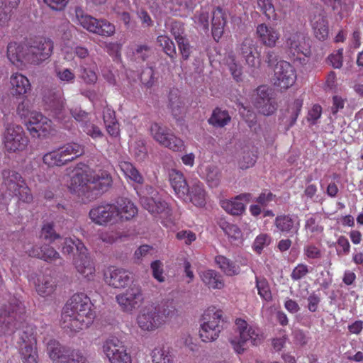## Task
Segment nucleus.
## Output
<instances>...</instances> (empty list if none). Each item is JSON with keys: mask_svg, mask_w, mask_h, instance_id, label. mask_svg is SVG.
<instances>
[{"mask_svg": "<svg viewBox=\"0 0 363 363\" xmlns=\"http://www.w3.org/2000/svg\"><path fill=\"white\" fill-rule=\"evenodd\" d=\"M226 18L223 11L218 7L213 11L212 16V35L216 41H218L222 37Z\"/></svg>", "mask_w": 363, "mask_h": 363, "instance_id": "nucleus-38", "label": "nucleus"}, {"mask_svg": "<svg viewBox=\"0 0 363 363\" xmlns=\"http://www.w3.org/2000/svg\"><path fill=\"white\" fill-rule=\"evenodd\" d=\"M137 324L143 331H154L165 323V320L157 308L153 306L142 308L137 316Z\"/></svg>", "mask_w": 363, "mask_h": 363, "instance_id": "nucleus-18", "label": "nucleus"}, {"mask_svg": "<svg viewBox=\"0 0 363 363\" xmlns=\"http://www.w3.org/2000/svg\"><path fill=\"white\" fill-rule=\"evenodd\" d=\"M305 228L308 232L312 233L313 236H318L322 234L323 231V227L319 224L316 218L313 216H311L306 219Z\"/></svg>", "mask_w": 363, "mask_h": 363, "instance_id": "nucleus-58", "label": "nucleus"}, {"mask_svg": "<svg viewBox=\"0 0 363 363\" xmlns=\"http://www.w3.org/2000/svg\"><path fill=\"white\" fill-rule=\"evenodd\" d=\"M215 262L220 269L227 276H234L240 273V267L223 255L215 257Z\"/></svg>", "mask_w": 363, "mask_h": 363, "instance_id": "nucleus-45", "label": "nucleus"}, {"mask_svg": "<svg viewBox=\"0 0 363 363\" xmlns=\"http://www.w3.org/2000/svg\"><path fill=\"white\" fill-rule=\"evenodd\" d=\"M303 106V100L300 99H297L294 100V101L289 105L288 108V113H290L291 118V125L294 124Z\"/></svg>", "mask_w": 363, "mask_h": 363, "instance_id": "nucleus-60", "label": "nucleus"}, {"mask_svg": "<svg viewBox=\"0 0 363 363\" xmlns=\"http://www.w3.org/2000/svg\"><path fill=\"white\" fill-rule=\"evenodd\" d=\"M19 4V0H1L0 1V27L8 25L13 9H16Z\"/></svg>", "mask_w": 363, "mask_h": 363, "instance_id": "nucleus-41", "label": "nucleus"}, {"mask_svg": "<svg viewBox=\"0 0 363 363\" xmlns=\"http://www.w3.org/2000/svg\"><path fill=\"white\" fill-rule=\"evenodd\" d=\"M11 89L13 95L23 96L31 89L29 79L22 74L16 72L10 77Z\"/></svg>", "mask_w": 363, "mask_h": 363, "instance_id": "nucleus-34", "label": "nucleus"}, {"mask_svg": "<svg viewBox=\"0 0 363 363\" xmlns=\"http://www.w3.org/2000/svg\"><path fill=\"white\" fill-rule=\"evenodd\" d=\"M258 7L269 19L277 20V16L271 0H257Z\"/></svg>", "mask_w": 363, "mask_h": 363, "instance_id": "nucleus-56", "label": "nucleus"}, {"mask_svg": "<svg viewBox=\"0 0 363 363\" xmlns=\"http://www.w3.org/2000/svg\"><path fill=\"white\" fill-rule=\"evenodd\" d=\"M252 200V195L248 193L241 194L232 199L221 200L220 203L228 213L238 216L245 209V205Z\"/></svg>", "mask_w": 363, "mask_h": 363, "instance_id": "nucleus-25", "label": "nucleus"}, {"mask_svg": "<svg viewBox=\"0 0 363 363\" xmlns=\"http://www.w3.org/2000/svg\"><path fill=\"white\" fill-rule=\"evenodd\" d=\"M256 288L258 294L264 301L269 302L272 301V296L268 281L263 277H256L255 279Z\"/></svg>", "mask_w": 363, "mask_h": 363, "instance_id": "nucleus-49", "label": "nucleus"}, {"mask_svg": "<svg viewBox=\"0 0 363 363\" xmlns=\"http://www.w3.org/2000/svg\"><path fill=\"white\" fill-rule=\"evenodd\" d=\"M72 43L69 40L64 41L62 44V52L65 55V58L67 60L72 59L73 52L81 59L85 58L89 55L88 50L82 46H77L74 49L71 46Z\"/></svg>", "mask_w": 363, "mask_h": 363, "instance_id": "nucleus-46", "label": "nucleus"}, {"mask_svg": "<svg viewBox=\"0 0 363 363\" xmlns=\"http://www.w3.org/2000/svg\"><path fill=\"white\" fill-rule=\"evenodd\" d=\"M221 310L215 306L208 308L202 315L199 335L202 341L208 342L216 340L220 332Z\"/></svg>", "mask_w": 363, "mask_h": 363, "instance_id": "nucleus-10", "label": "nucleus"}, {"mask_svg": "<svg viewBox=\"0 0 363 363\" xmlns=\"http://www.w3.org/2000/svg\"><path fill=\"white\" fill-rule=\"evenodd\" d=\"M104 281L115 289H123L132 281L130 273L123 268L109 267L104 274Z\"/></svg>", "mask_w": 363, "mask_h": 363, "instance_id": "nucleus-22", "label": "nucleus"}, {"mask_svg": "<svg viewBox=\"0 0 363 363\" xmlns=\"http://www.w3.org/2000/svg\"><path fill=\"white\" fill-rule=\"evenodd\" d=\"M199 172L211 187H216L218 185L221 173L216 166L211 164L201 165Z\"/></svg>", "mask_w": 363, "mask_h": 363, "instance_id": "nucleus-39", "label": "nucleus"}, {"mask_svg": "<svg viewBox=\"0 0 363 363\" xmlns=\"http://www.w3.org/2000/svg\"><path fill=\"white\" fill-rule=\"evenodd\" d=\"M220 227L228 236L230 242L236 245L242 243L244 240L243 233L237 225L222 221L220 223Z\"/></svg>", "mask_w": 363, "mask_h": 363, "instance_id": "nucleus-40", "label": "nucleus"}, {"mask_svg": "<svg viewBox=\"0 0 363 363\" xmlns=\"http://www.w3.org/2000/svg\"><path fill=\"white\" fill-rule=\"evenodd\" d=\"M53 50V42L48 38L38 37L29 45L10 43L7 47L9 61L18 69L27 65H39L48 59Z\"/></svg>", "mask_w": 363, "mask_h": 363, "instance_id": "nucleus-2", "label": "nucleus"}, {"mask_svg": "<svg viewBox=\"0 0 363 363\" xmlns=\"http://www.w3.org/2000/svg\"><path fill=\"white\" fill-rule=\"evenodd\" d=\"M40 237L50 242L60 238V235L53 229V222L44 223L41 230Z\"/></svg>", "mask_w": 363, "mask_h": 363, "instance_id": "nucleus-57", "label": "nucleus"}, {"mask_svg": "<svg viewBox=\"0 0 363 363\" xmlns=\"http://www.w3.org/2000/svg\"><path fill=\"white\" fill-rule=\"evenodd\" d=\"M270 89L267 86H260L256 91V98L254 102L255 108L265 116H269L277 108L274 100L269 97Z\"/></svg>", "mask_w": 363, "mask_h": 363, "instance_id": "nucleus-23", "label": "nucleus"}, {"mask_svg": "<svg viewBox=\"0 0 363 363\" xmlns=\"http://www.w3.org/2000/svg\"><path fill=\"white\" fill-rule=\"evenodd\" d=\"M230 120L228 113L225 111H222L220 108H216L213 111L211 117L209 118V123L214 126L223 127Z\"/></svg>", "mask_w": 363, "mask_h": 363, "instance_id": "nucleus-50", "label": "nucleus"}, {"mask_svg": "<svg viewBox=\"0 0 363 363\" xmlns=\"http://www.w3.org/2000/svg\"><path fill=\"white\" fill-rule=\"evenodd\" d=\"M211 11L210 6L201 7L200 11H196L193 17L194 27L199 31L207 33L209 28V13Z\"/></svg>", "mask_w": 363, "mask_h": 363, "instance_id": "nucleus-42", "label": "nucleus"}, {"mask_svg": "<svg viewBox=\"0 0 363 363\" xmlns=\"http://www.w3.org/2000/svg\"><path fill=\"white\" fill-rule=\"evenodd\" d=\"M17 112L21 117L26 120V125L32 137L46 138L54 134L55 129L51 120L40 112H29L28 106L25 102L18 104Z\"/></svg>", "mask_w": 363, "mask_h": 363, "instance_id": "nucleus-6", "label": "nucleus"}, {"mask_svg": "<svg viewBox=\"0 0 363 363\" xmlns=\"http://www.w3.org/2000/svg\"><path fill=\"white\" fill-rule=\"evenodd\" d=\"M77 23L89 32L102 35L111 36L115 33V26L105 19L96 18L85 14L80 8L75 10Z\"/></svg>", "mask_w": 363, "mask_h": 363, "instance_id": "nucleus-12", "label": "nucleus"}, {"mask_svg": "<svg viewBox=\"0 0 363 363\" xmlns=\"http://www.w3.org/2000/svg\"><path fill=\"white\" fill-rule=\"evenodd\" d=\"M186 194V198L180 199L184 201H190L197 207L205 206L206 194L203 189V184L198 179H193L189 182Z\"/></svg>", "mask_w": 363, "mask_h": 363, "instance_id": "nucleus-26", "label": "nucleus"}, {"mask_svg": "<svg viewBox=\"0 0 363 363\" xmlns=\"http://www.w3.org/2000/svg\"><path fill=\"white\" fill-rule=\"evenodd\" d=\"M150 133L154 140L160 145L174 152L184 150L185 144L183 140L176 136L169 128L154 123L150 127Z\"/></svg>", "mask_w": 363, "mask_h": 363, "instance_id": "nucleus-16", "label": "nucleus"}, {"mask_svg": "<svg viewBox=\"0 0 363 363\" xmlns=\"http://www.w3.org/2000/svg\"><path fill=\"white\" fill-rule=\"evenodd\" d=\"M3 310L0 309V312L2 313L3 316L5 317V322L3 324L4 326L10 323L13 326V332L16 328V322L22 319L23 315L25 313V307L21 301L16 297H13L9 299V306L7 308V306H5Z\"/></svg>", "mask_w": 363, "mask_h": 363, "instance_id": "nucleus-24", "label": "nucleus"}, {"mask_svg": "<svg viewBox=\"0 0 363 363\" xmlns=\"http://www.w3.org/2000/svg\"><path fill=\"white\" fill-rule=\"evenodd\" d=\"M35 284L38 294L43 297L52 294L56 288L55 279L50 275H39Z\"/></svg>", "mask_w": 363, "mask_h": 363, "instance_id": "nucleus-36", "label": "nucleus"}, {"mask_svg": "<svg viewBox=\"0 0 363 363\" xmlns=\"http://www.w3.org/2000/svg\"><path fill=\"white\" fill-rule=\"evenodd\" d=\"M164 320L172 317L175 314L177 311L176 303L173 300H168L162 304L161 310H158Z\"/></svg>", "mask_w": 363, "mask_h": 363, "instance_id": "nucleus-62", "label": "nucleus"}, {"mask_svg": "<svg viewBox=\"0 0 363 363\" xmlns=\"http://www.w3.org/2000/svg\"><path fill=\"white\" fill-rule=\"evenodd\" d=\"M200 278L209 289H221L225 284L221 275L213 269H206L200 272Z\"/></svg>", "mask_w": 363, "mask_h": 363, "instance_id": "nucleus-37", "label": "nucleus"}, {"mask_svg": "<svg viewBox=\"0 0 363 363\" xmlns=\"http://www.w3.org/2000/svg\"><path fill=\"white\" fill-rule=\"evenodd\" d=\"M3 143L6 152H19L26 150L28 139L21 125L9 124L4 131Z\"/></svg>", "mask_w": 363, "mask_h": 363, "instance_id": "nucleus-14", "label": "nucleus"}, {"mask_svg": "<svg viewBox=\"0 0 363 363\" xmlns=\"http://www.w3.org/2000/svg\"><path fill=\"white\" fill-rule=\"evenodd\" d=\"M102 351L110 363H132L127 347L118 337L111 336L102 345Z\"/></svg>", "mask_w": 363, "mask_h": 363, "instance_id": "nucleus-13", "label": "nucleus"}, {"mask_svg": "<svg viewBox=\"0 0 363 363\" xmlns=\"http://www.w3.org/2000/svg\"><path fill=\"white\" fill-rule=\"evenodd\" d=\"M147 192L150 196L139 194L141 205L151 214L155 216L159 215L163 225L172 230L174 226V223L171 218L168 204L161 199L157 191L152 187L147 189Z\"/></svg>", "mask_w": 363, "mask_h": 363, "instance_id": "nucleus-8", "label": "nucleus"}, {"mask_svg": "<svg viewBox=\"0 0 363 363\" xmlns=\"http://www.w3.org/2000/svg\"><path fill=\"white\" fill-rule=\"evenodd\" d=\"M115 206L113 203H103L92 208L89 218L92 222L99 225L114 224L116 222Z\"/></svg>", "mask_w": 363, "mask_h": 363, "instance_id": "nucleus-21", "label": "nucleus"}, {"mask_svg": "<svg viewBox=\"0 0 363 363\" xmlns=\"http://www.w3.org/2000/svg\"><path fill=\"white\" fill-rule=\"evenodd\" d=\"M235 325L238 337L233 338L230 342L234 350L238 354L244 352L246 344L258 345L264 339L260 329L255 325L248 323L245 319L236 318Z\"/></svg>", "mask_w": 363, "mask_h": 363, "instance_id": "nucleus-7", "label": "nucleus"}, {"mask_svg": "<svg viewBox=\"0 0 363 363\" xmlns=\"http://www.w3.org/2000/svg\"><path fill=\"white\" fill-rule=\"evenodd\" d=\"M2 177L4 185L8 191L3 196L4 199L15 196L23 202L29 203L32 201L33 196L30 189L18 173L11 169H4Z\"/></svg>", "mask_w": 363, "mask_h": 363, "instance_id": "nucleus-9", "label": "nucleus"}, {"mask_svg": "<svg viewBox=\"0 0 363 363\" xmlns=\"http://www.w3.org/2000/svg\"><path fill=\"white\" fill-rule=\"evenodd\" d=\"M153 363H174L169 351L163 347H155L152 352Z\"/></svg>", "mask_w": 363, "mask_h": 363, "instance_id": "nucleus-51", "label": "nucleus"}, {"mask_svg": "<svg viewBox=\"0 0 363 363\" xmlns=\"http://www.w3.org/2000/svg\"><path fill=\"white\" fill-rule=\"evenodd\" d=\"M44 101L46 104V109L50 114L57 120L65 128H70L69 123L72 121V116L78 121H82L86 117V113L82 110H74L69 112L65 108L63 91L61 89L50 90L44 96Z\"/></svg>", "mask_w": 363, "mask_h": 363, "instance_id": "nucleus-4", "label": "nucleus"}, {"mask_svg": "<svg viewBox=\"0 0 363 363\" xmlns=\"http://www.w3.org/2000/svg\"><path fill=\"white\" fill-rule=\"evenodd\" d=\"M286 44L287 53L293 60L304 61L311 53L310 40L304 33H293Z\"/></svg>", "mask_w": 363, "mask_h": 363, "instance_id": "nucleus-17", "label": "nucleus"}, {"mask_svg": "<svg viewBox=\"0 0 363 363\" xmlns=\"http://www.w3.org/2000/svg\"><path fill=\"white\" fill-rule=\"evenodd\" d=\"M94 318L90 298L83 293L75 294L63 308L62 326L70 332L77 333L87 328Z\"/></svg>", "mask_w": 363, "mask_h": 363, "instance_id": "nucleus-3", "label": "nucleus"}, {"mask_svg": "<svg viewBox=\"0 0 363 363\" xmlns=\"http://www.w3.org/2000/svg\"><path fill=\"white\" fill-rule=\"evenodd\" d=\"M311 26L315 37L319 40H325L329 34L328 22L326 16L321 12L315 13L311 18Z\"/></svg>", "mask_w": 363, "mask_h": 363, "instance_id": "nucleus-33", "label": "nucleus"}, {"mask_svg": "<svg viewBox=\"0 0 363 363\" xmlns=\"http://www.w3.org/2000/svg\"><path fill=\"white\" fill-rule=\"evenodd\" d=\"M257 34L259 41L265 46L273 48L280 37L279 31L272 26L264 23L258 25Z\"/></svg>", "mask_w": 363, "mask_h": 363, "instance_id": "nucleus-32", "label": "nucleus"}, {"mask_svg": "<svg viewBox=\"0 0 363 363\" xmlns=\"http://www.w3.org/2000/svg\"><path fill=\"white\" fill-rule=\"evenodd\" d=\"M112 183V177L108 171L92 169L85 164H80L72 170L67 186L71 192L77 194L84 202H86L106 191Z\"/></svg>", "mask_w": 363, "mask_h": 363, "instance_id": "nucleus-1", "label": "nucleus"}, {"mask_svg": "<svg viewBox=\"0 0 363 363\" xmlns=\"http://www.w3.org/2000/svg\"><path fill=\"white\" fill-rule=\"evenodd\" d=\"M170 11L176 16H186L197 4L198 0H163Z\"/></svg>", "mask_w": 363, "mask_h": 363, "instance_id": "nucleus-31", "label": "nucleus"}, {"mask_svg": "<svg viewBox=\"0 0 363 363\" xmlns=\"http://www.w3.org/2000/svg\"><path fill=\"white\" fill-rule=\"evenodd\" d=\"M257 160V155L253 152H244L242 158L239 161L240 169H245L252 167Z\"/></svg>", "mask_w": 363, "mask_h": 363, "instance_id": "nucleus-59", "label": "nucleus"}, {"mask_svg": "<svg viewBox=\"0 0 363 363\" xmlns=\"http://www.w3.org/2000/svg\"><path fill=\"white\" fill-rule=\"evenodd\" d=\"M19 344L20 353L23 363H38L35 328L26 324L23 327Z\"/></svg>", "mask_w": 363, "mask_h": 363, "instance_id": "nucleus-15", "label": "nucleus"}, {"mask_svg": "<svg viewBox=\"0 0 363 363\" xmlns=\"http://www.w3.org/2000/svg\"><path fill=\"white\" fill-rule=\"evenodd\" d=\"M43 161L48 167H60L66 164L58 148L45 154Z\"/></svg>", "mask_w": 363, "mask_h": 363, "instance_id": "nucleus-47", "label": "nucleus"}, {"mask_svg": "<svg viewBox=\"0 0 363 363\" xmlns=\"http://www.w3.org/2000/svg\"><path fill=\"white\" fill-rule=\"evenodd\" d=\"M49 357L54 363H89L79 350H66L58 342L50 340L47 346Z\"/></svg>", "mask_w": 363, "mask_h": 363, "instance_id": "nucleus-11", "label": "nucleus"}, {"mask_svg": "<svg viewBox=\"0 0 363 363\" xmlns=\"http://www.w3.org/2000/svg\"><path fill=\"white\" fill-rule=\"evenodd\" d=\"M76 250L74 264L77 272L84 279L92 280L95 276V265L89 256L84 245L77 238H65L63 242L62 252L70 254Z\"/></svg>", "mask_w": 363, "mask_h": 363, "instance_id": "nucleus-5", "label": "nucleus"}, {"mask_svg": "<svg viewBox=\"0 0 363 363\" xmlns=\"http://www.w3.org/2000/svg\"><path fill=\"white\" fill-rule=\"evenodd\" d=\"M272 238L269 235L262 233L256 237L253 242V250L258 254H260L263 249L268 246L271 242Z\"/></svg>", "mask_w": 363, "mask_h": 363, "instance_id": "nucleus-55", "label": "nucleus"}, {"mask_svg": "<svg viewBox=\"0 0 363 363\" xmlns=\"http://www.w3.org/2000/svg\"><path fill=\"white\" fill-rule=\"evenodd\" d=\"M343 58V49H339L336 52L332 53L328 57V60L331 65L335 68L339 69L342 65Z\"/></svg>", "mask_w": 363, "mask_h": 363, "instance_id": "nucleus-63", "label": "nucleus"}, {"mask_svg": "<svg viewBox=\"0 0 363 363\" xmlns=\"http://www.w3.org/2000/svg\"><path fill=\"white\" fill-rule=\"evenodd\" d=\"M238 50L249 66L255 67L259 64L260 54L255 42L252 38H245L240 45Z\"/></svg>", "mask_w": 363, "mask_h": 363, "instance_id": "nucleus-28", "label": "nucleus"}, {"mask_svg": "<svg viewBox=\"0 0 363 363\" xmlns=\"http://www.w3.org/2000/svg\"><path fill=\"white\" fill-rule=\"evenodd\" d=\"M296 80V70L289 62L284 60L277 62L274 68L273 78L275 86L287 89L294 85Z\"/></svg>", "mask_w": 363, "mask_h": 363, "instance_id": "nucleus-19", "label": "nucleus"}, {"mask_svg": "<svg viewBox=\"0 0 363 363\" xmlns=\"http://www.w3.org/2000/svg\"><path fill=\"white\" fill-rule=\"evenodd\" d=\"M58 149L66 163L72 161L84 152L83 147L76 143H67Z\"/></svg>", "mask_w": 363, "mask_h": 363, "instance_id": "nucleus-43", "label": "nucleus"}, {"mask_svg": "<svg viewBox=\"0 0 363 363\" xmlns=\"http://www.w3.org/2000/svg\"><path fill=\"white\" fill-rule=\"evenodd\" d=\"M130 150L138 160H143L147 156V148L142 139L131 140Z\"/></svg>", "mask_w": 363, "mask_h": 363, "instance_id": "nucleus-48", "label": "nucleus"}, {"mask_svg": "<svg viewBox=\"0 0 363 363\" xmlns=\"http://www.w3.org/2000/svg\"><path fill=\"white\" fill-rule=\"evenodd\" d=\"M116 299L123 311L131 313L143 301L141 287L133 284L125 292L117 295Z\"/></svg>", "mask_w": 363, "mask_h": 363, "instance_id": "nucleus-20", "label": "nucleus"}, {"mask_svg": "<svg viewBox=\"0 0 363 363\" xmlns=\"http://www.w3.org/2000/svg\"><path fill=\"white\" fill-rule=\"evenodd\" d=\"M119 167L129 182L139 184H143V177L132 163L128 161L121 160L119 162Z\"/></svg>", "mask_w": 363, "mask_h": 363, "instance_id": "nucleus-44", "label": "nucleus"}, {"mask_svg": "<svg viewBox=\"0 0 363 363\" xmlns=\"http://www.w3.org/2000/svg\"><path fill=\"white\" fill-rule=\"evenodd\" d=\"M157 41L167 55L170 57H174L176 53V49L174 43L169 37L165 35H159Z\"/></svg>", "mask_w": 363, "mask_h": 363, "instance_id": "nucleus-54", "label": "nucleus"}, {"mask_svg": "<svg viewBox=\"0 0 363 363\" xmlns=\"http://www.w3.org/2000/svg\"><path fill=\"white\" fill-rule=\"evenodd\" d=\"M279 231L290 235L297 234L300 228V220L296 216L280 215L274 220Z\"/></svg>", "mask_w": 363, "mask_h": 363, "instance_id": "nucleus-29", "label": "nucleus"}, {"mask_svg": "<svg viewBox=\"0 0 363 363\" xmlns=\"http://www.w3.org/2000/svg\"><path fill=\"white\" fill-rule=\"evenodd\" d=\"M309 272L308 267L304 264H298L292 271L291 277L297 281L303 278Z\"/></svg>", "mask_w": 363, "mask_h": 363, "instance_id": "nucleus-64", "label": "nucleus"}, {"mask_svg": "<svg viewBox=\"0 0 363 363\" xmlns=\"http://www.w3.org/2000/svg\"><path fill=\"white\" fill-rule=\"evenodd\" d=\"M169 177L171 185L177 196L179 198H186V189L189 186V182H186L183 174L173 169L169 172Z\"/></svg>", "mask_w": 363, "mask_h": 363, "instance_id": "nucleus-35", "label": "nucleus"}, {"mask_svg": "<svg viewBox=\"0 0 363 363\" xmlns=\"http://www.w3.org/2000/svg\"><path fill=\"white\" fill-rule=\"evenodd\" d=\"M116 222L129 220L138 213V208L135 204L127 198L118 199L115 203Z\"/></svg>", "mask_w": 363, "mask_h": 363, "instance_id": "nucleus-27", "label": "nucleus"}, {"mask_svg": "<svg viewBox=\"0 0 363 363\" xmlns=\"http://www.w3.org/2000/svg\"><path fill=\"white\" fill-rule=\"evenodd\" d=\"M169 106L174 117H177L184 109L183 103L179 96L178 90H172L169 93Z\"/></svg>", "mask_w": 363, "mask_h": 363, "instance_id": "nucleus-52", "label": "nucleus"}, {"mask_svg": "<svg viewBox=\"0 0 363 363\" xmlns=\"http://www.w3.org/2000/svg\"><path fill=\"white\" fill-rule=\"evenodd\" d=\"M24 251L30 257H38L46 262H53L60 258V255L52 247L48 246L37 247L31 246L30 243L26 244L23 247Z\"/></svg>", "mask_w": 363, "mask_h": 363, "instance_id": "nucleus-30", "label": "nucleus"}, {"mask_svg": "<svg viewBox=\"0 0 363 363\" xmlns=\"http://www.w3.org/2000/svg\"><path fill=\"white\" fill-rule=\"evenodd\" d=\"M57 77L61 82L66 83H73L75 79L74 73L68 68L57 69L55 70Z\"/></svg>", "mask_w": 363, "mask_h": 363, "instance_id": "nucleus-61", "label": "nucleus"}, {"mask_svg": "<svg viewBox=\"0 0 363 363\" xmlns=\"http://www.w3.org/2000/svg\"><path fill=\"white\" fill-rule=\"evenodd\" d=\"M226 64L228 66L229 70L233 77L237 82L242 81V67L239 63H237L233 55H228L226 58Z\"/></svg>", "mask_w": 363, "mask_h": 363, "instance_id": "nucleus-53", "label": "nucleus"}]
</instances>
